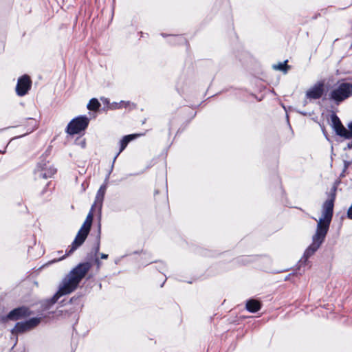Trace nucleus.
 Instances as JSON below:
<instances>
[{
	"label": "nucleus",
	"mask_w": 352,
	"mask_h": 352,
	"mask_svg": "<svg viewBox=\"0 0 352 352\" xmlns=\"http://www.w3.org/2000/svg\"><path fill=\"white\" fill-rule=\"evenodd\" d=\"M246 308L250 312H256L261 308V304L256 300H250L246 303Z\"/></svg>",
	"instance_id": "nucleus-11"
},
{
	"label": "nucleus",
	"mask_w": 352,
	"mask_h": 352,
	"mask_svg": "<svg viewBox=\"0 0 352 352\" xmlns=\"http://www.w3.org/2000/svg\"><path fill=\"white\" fill-rule=\"evenodd\" d=\"M348 129H346V132L345 135L344 139H351L352 138V122H349L347 125ZM347 148L349 149H352V141L347 144Z\"/></svg>",
	"instance_id": "nucleus-12"
},
{
	"label": "nucleus",
	"mask_w": 352,
	"mask_h": 352,
	"mask_svg": "<svg viewBox=\"0 0 352 352\" xmlns=\"http://www.w3.org/2000/svg\"><path fill=\"white\" fill-rule=\"evenodd\" d=\"M352 96V84L342 82L331 91V100L337 102H342Z\"/></svg>",
	"instance_id": "nucleus-4"
},
{
	"label": "nucleus",
	"mask_w": 352,
	"mask_h": 352,
	"mask_svg": "<svg viewBox=\"0 0 352 352\" xmlns=\"http://www.w3.org/2000/svg\"><path fill=\"white\" fill-rule=\"evenodd\" d=\"M107 257H108L107 254H101V258H103V259L107 258Z\"/></svg>",
	"instance_id": "nucleus-21"
},
{
	"label": "nucleus",
	"mask_w": 352,
	"mask_h": 352,
	"mask_svg": "<svg viewBox=\"0 0 352 352\" xmlns=\"http://www.w3.org/2000/svg\"><path fill=\"white\" fill-rule=\"evenodd\" d=\"M96 262L98 263V265L100 264V262L98 259L96 260Z\"/></svg>",
	"instance_id": "nucleus-24"
},
{
	"label": "nucleus",
	"mask_w": 352,
	"mask_h": 352,
	"mask_svg": "<svg viewBox=\"0 0 352 352\" xmlns=\"http://www.w3.org/2000/svg\"><path fill=\"white\" fill-rule=\"evenodd\" d=\"M333 195L331 193V214H333Z\"/></svg>",
	"instance_id": "nucleus-20"
},
{
	"label": "nucleus",
	"mask_w": 352,
	"mask_h": 352,
	"mask_svg": "<svg viewBox=\"0 0 352 352\" xmlns=\"http://www.w3.org/2000/svg\"><path fill=\"white\" fill-rule=\"evenodd\" d=\"M28 315V309L25 307H19L11 311L7 316V319L16 320L23 316Z\"/></svg>",
	"instance_id": "nucleus-9"
},
{
	"label": "nucleus",
	"mask_w": 352,
	"mask_h": 352,
	"mask_svg": "<svg viewBox=\"0 0 352 352\" xmlns=\"http://www.w3.org/2000/svg\"><path fill=\"white\" fill-rule=\"evenodd\" d=\"M91 265L89 263H82L74 268L62 280L58 292L51 299L52 304L55 303L60 296L74 292L80 282L89 271Z\"/></svg>",
	"instance_id": "nucleus-1"
},
{
	"label": "nucleus",
	"mask_w": 352,
	"mask_h": 352,
	"mask_svg": "<svg viewBox=\"0 0 352 352\" xmlns=\"http://www.w3.org/2000/svg\"><path fill=\"white\" fill-rule=\"evenodd\" d=\"M320 126H321V129L322 130V132L325 136V138H327V140H329V138H328V133H327V131H326V129H325V123H324V121L322 122V123L320 124Z\"/></svg>",
	"instance_id": "nucleus-18"
},
{
	"label": "nucleus",
	"mask_w": 352,
	"mask_h": 352,
	"mask_svg": "<svg viewBox=\"0 0 352 352\" xmlns=\"http://www.w3.org/2000/svg\"><path fill=\"white\" fill-rule=\"evenodd\" d=\"M65 256H63L62 258H59L58 261H60V260H62V259L65 258Z\"/></svg>",
	"instance_id": "nucleus-23"
},
{
	"label": "nucleus",
	"mask_w": 352,
	"mask_h": 352,
	"mask_svg": "<svg viewBox=\"0 0 352 352\" xmlns=\"http://www.w3.org/2000/svg\"><path fill=\"white\" fill-rule=\"evenodd\" d=\"M32 85V81L30 77L24 75L19 78L16 87V91L18 96H23L30 90Z\"/></svg>",
	"instance_id": "nucleus-6"
},
{
	"label": "nucleus",
	"mask_w": 352,
	"mask_h": 352,
	"mask_svg": "<svg viewBox=\"0 0 352 352\" xmlns=\"http://www.w3.org/2000/svg\"><path fill=\"white\" fill-rule=\"evenodd\" d=\"M349 52H351V54H352V43L351 44V46L349 48Z\"/></svg>",
	"instance_id": "nucleus-22"
},
{
	"label": "nucleus",
	"mask_w": 352,
	"mask_h": 352,
	"mask_svg": "<svg viewBox=\"0 0 352 352\" xmlns=\"http://www.w3.org/2000/svg\"><path fill=\"white\" fill-rule=\"evenodd\" d=\"M331 127L333 129L337 135L344 138H345L346 128L343 126L340 118L333 110H331Z\"/></svg>",
	"instance_id": "nucleus-7"
},
{
	"label": "nucleus",
	"mask_w": 352,
	"mask_h": 352,
	"mask_svg": "<svg viewBox=\"0 0 352 352\" xmlns=\"http://www.w3.org/2000/svg\"><path fill=\"white\" fill-rule=\"evenodd\" d=\"M347 215H348V217L349 219H352V204H351V206H350V208L348 210Z\"/></svg>",
	"instance_id": "nucleus-19"
},
{
	"label": "nucleus",
	"mask_w": 352,
	"mask_h": 352,
	"mask_svg": "<svg viewBox=\"0 0 352 352\" xmlns=\"http://www.w3.org/2000/svg\"><path fill=\"white\" fill-rule=\"evenodd\" d=\"M100 106V102L97 99L93 98L91 99L87 104V108L89 110L95 111L97 110Z\"/></svg>",
	"instance_id": "nucleus-14"
},
{
	"label": "nucleus",
	"mask_w": 352,
	"mask_h": 352,
	"mask_svg": "<svg viewBox=\"0 0 352 352\" xmlns=\"http://www.w3.org/2000/svg\"><path fill=\"white\" fill-rule=\"evenodd\" d=\"M324 91V82H318L307 91L306 96L309 98L317 99L321 97Z\"/></svg>",
	"instance_id": "nucleus-8"
},
{
	"label": "nucleus",
	"mask_w": 352,
	"mask_h": 352,
	"mask_svg": "<svg viewBox=\"0 0 352 352\" xmlns=\"http://www.w3.org/2000/svg\"><path fill=\"white\" fill-rule=\"evenodd\" d=\"M25 322H26V325L28 326L30 329H33L34 327H35L36 326H37L40 323L41 318H31L29 320H27Z\"/></svg>",
	"instance_id": "nucleus-15"
},
{
	"label": "nucleus",
	"mask_w": 352,
	"mask_h": 352,
	"mask_svg": "<svg viewBox=\"0 0 352 352\" xmlns=\"http://www.w3.org/2000/svg\"><path fill=\"white\" fill-rule=\"evenodd\" d=\"M30 330L28 325H26V322H18L15 325L14 331L19 333L23 332L25 331Z\"/></svg>",
	"instance_id": "nucleus-13"
},
{
	"label": "nucleus",
	"mask_w": 352,
	"mask_h": 352,
	"mask_svg": "<svg viewBox=\"0 0 352 352\" xmlns=\"http://www.w3.org/2000/svg\"><path fill=\"white\" fill-rule=\"evenodd\" d=\"M89 122V120L86 116H79L74 118L68 124L67 132L70 135L79 133L87 128Z\"/></svg>",
	"instance_id": "nucleus-5"
},
{
	"label": "nucleus",
	"mask_w": 352,
	"mask_h": 352,
	"mask_svg": "<svg viewBox=\"0 0 352 352\" xmlns=\"http://www.w3.org/2000/svg\"><path fill=\"white\" fill-rule=\"evenodd\" d=\"M326 122H327V124H329V119L328 118L327 119Z\"/></svg>",
	"instance_id": "nucleus-25"
},
{
	"label": "nucleus",
	"mask_w": 352,
	"mask_h": 352,
	"mask_svg": "<svg viewBox=\"0 0 352 352\" xmlns=\"http://www.w3.org/2000/svg\"><path fill=\"white\" fill-rule=\"evenodd\" d=\"M140 135H129L124 136L120 142V148L118 153L116 155L113 162H115L117 157L120 155V153L126 147L128 143L133 140L135 137L139 136Z\"/></svg>",
	"instance_id": "nucleus-10"
},
{
	"label": "nucleus",
	"mask_w": 352,
	"mask_h": 352,
	"mask_svg": "<svg viewBox=\"0 0 352 352\" xmlns=\"http://www.w3.org/2000/svg\"><path fill=\"white\" fill-rule=\"evenodd\" d=\"M106 190L105 186H100V189L98 190L96 197V201L94 205L91 207V209L89 214L87 216V218L81 226L80 229L79 230L74 242L72 244V248L68 252L67 255L72 254L75 250H76L79 246H80L83 242L85 241L89 231L91 229L92 221H93V210L94 208L96 206V204L98 203L100 204V206L101 207V204L103 200L104 193Z\"/></svg>",
	"instance_id": "nucleus-3"
},
{
	"label": "nucleus",
	"mask_w": 352,
	"mask_h": 352,
	"mask_svg": "<svg viewBox=\"0 0 352 352\" xmlns=\"http://www.w3.org/2000/svg\"><path fill=\"white\" fill-rule=\"evenodd\" d=\"M289 66L287 65V61H285L283 63H280L278 65H273V68L276 70H280L284 72L285 73H287Z\"/></svg>",
	"instance_id": "nucleus-16"
},
{
	"label": "nucleus",
	"mask_w": 352,
	"mask_h": 352,
	"mask_svg": "<svg viewBox=\"0 0 352 352\" xmlns=\"http://www.w3.org/2000/svg\"><path fill=\"white\" fill-rule=\"evenodd\" d=\"M330 223V200L327 199L324 204V212L322 218L318 221L317 230L313 236L312 243L306 249L302 259L306 262L323 242L328 231Z\"/></svg>",
	"instance_id": "nucleus-2"
},
{
	"label": "nucleus",
	"mask_w": 352,
	"mask_h": 352,
	"mask_svg": "<svg viewBox=\"0 0 352 352\" xmlns=\"http://www.w3.org/2000/svg\"><path fill=\"white\" fill-rule=\"evenodd\" d=\"M56 170L54 168H50V170L47 171V173H41L40 176L43 178H47L52 177L54 174H55Z\"/></svg>",
	"instance_id": "nucleus-17"
}]
</instances>
